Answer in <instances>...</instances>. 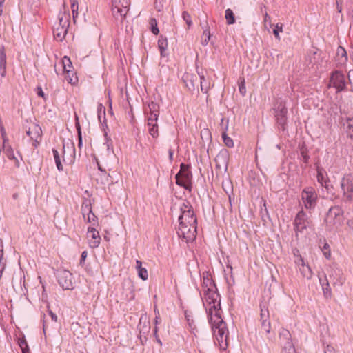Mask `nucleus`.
I'll use <instances>...</instances> for the list:
<instances>
[{"instance_id":"obj_1","label":"nucleus","mask_w":353,"mask_h":353,"mask_svg":"<svg viewBox=\"0 0 353 353\" xmlns=\"http://www.w3.org/2000/svg\"><path fill=\"white\" fill-rule=\"evenodd\" d=\"M181 215L176 232L180 239L188 243L196 238L197 219L189 202H183L181 207Z\"/></svg>"},{"instance_id":"obj_2","label":"nucleus","mask_w":353,"mask_h":353,"mask_svg":"<svg viewBox=\"0 0 353 353\" xmlns=\"http://www.w3.org/2000/svg\"><path fill=\"white\" fill-rule=\"evenodd\" d=\"M208 319L211 325L213 334L219 345L222 348H225V346H227L228 337V330L226 327V323L222 319L221 315L212 316Z\"/></svg>"},{"instance_id":"obj_3","label":"nucleus","mask_w":353,"mask_h":353,"mask_svg":"<svg viewBox=\"0 0 353 353\" xmlns=\"http://www.w3.org/2000/svg\"><path fill=\"white\" fill-rule=\"evenodd\" d=\"M203 302L206 307L208 318L215 315H221V298L217 292V288L205 290L203 292Z\"/></svg>"},{"instance_id":"obj_4","label":"nucleus","mask_w":353,"mask_h":353,"mask_svg":"<svg viewBox=\"0 0 353 353\" xmlns=\"http://www.w3.org/2000/svg\"><path fill=\"white\" fill-rule=\"evenodd\" d=\"M260 323L258 326L260 334L264 335L268 340H272L273 334L271 335V324L270 321V314L265 305H261Z\"/></svg>"},{"instance_id":"obj_5","label":"nucleus","mask_w":353,"mask_h":353,"mask_svg":"<svg viewBox=\"0 0 353 353\" xmlns=\"http://www.w3.org/2000/svg\"><path fill=\"white\" fill-rule=\"evenodd\" d=\"M340 187L343 194V199L345 202H353V175L345 174L341 179Z\"/></svg>"},{"instance_id":"obj_6","label":"nucleus","mask_w":353,"mask_h":353,"mask_svg":"<svg viewBox=\"0 0 353 353\" xmlns=\"http://www.w3.org/2000/svg\"><path fill=\"white\" fill-rule=\"evenodd\" d=\"M190 165L183 163L180 165V170L176 174V183L181 187H183L186 190L191 188V179L192 173L189 170Z\"/></svg>"},{"instance_id":"obj_7","label":"nucleus","mask_w":353,"mask_h":353,"mask_svg":"<svg viewBox=\"0 0 353 353\" xmlns=\"http://www.w3.org/2000/svg\"><path fill=\"white\" fill-rule=\"evenodd\" d=\"M312 223L311 212L307 213L303 210H301L294 219L296 232H303L304 230L311 226Z\"/></svg>"},{"instance_id":"obj_8","label":"nucleus","mask_w":353,"mask_h":353,"mask_svg":"<svg viewBox=\"0 0 353 353\" xmlns=\"http://www.w3.org/2000/svg\"><path fill=\"white\" fill-rule=\"evenodd\" d=\"M301 199L304 207L309 210L314 209L317 203V194L312 187H307L301 192Z\"/></svg>"},{"instance_id":"obj_9","label":"nucleus","mask_w":353,"mask_h":353,"mask_svg":"<svg viewBox=\"0 0 353 353\" xmlns=\"http://www.w3.org/2000/svg\"><path fill=\"white\" fill-rule=\"evenodd\" d=\"M56 277L59 285L63 290H72L73 277L72 273L66 270H58L56 272Z\"/></svg>"},{"instance_id":"obj_10","label":"nucleus","mask_w":353,"mask_h":353,"mask_svg":"<svg viewBox=\"0 0 353 353\" xmlns=\"http://www.w3.org/2000/svg\"><path fill=\"white\" fill-rule=\"evenodd\" d=\"M343 210L339 206H334L329 209L325 222L330 225H340L342 221Z\"/></svg>"},{"instance_id":"obj_11","label":"nucleus","mask_w":353,"mask_h":353,"mask_svg":"<svg viewBox=\"0 0 353 353\" xmlns=\"http://www.w3.org/2000/svg\"><path fill=\"white\" fill-rule=\"evenodd\" d=\"M281 344L283 346L281 353H296L295 348L291 340V334L288 330L283 329L279 332Z\"/></svg>"},{"instance_id":"obj_12","label":"nucleus","mask_w":353,"mask_h":353,"mask_svg":"<svg viewBox=\"0 0 353 353\" xmlns=\"http://www.w3.org/2000/svg\"><path fill=\"white\" fill-rule=\"evenodd\" d=\"M112 3L113 14L125 18L130 10V0H112Z\"/></svg>"},{"instance_id":"obj_13","label":"nucleus","mask_w":353,"mask_h":353,"mask_svg":"<svg viewBox=\"0 0 353 353\" xmlns=\"http://www.w3.org/2000/svg\"><path fill=\"white\" fill-rule=\"evenodd\" d=\"M329 87H333L336 92H341L345 89V78L343 73L339 71L332 72L330 79Z\"/></svg>"},{"instance_id":"obj_14","label":"nucleus","mask_w":353,"mask_h":353,"mask_svg":"<svg viewBox=\"0 0 353 353\" xmlns=\"http://www.w3.org/2000/svg\"><path fill=\"white\" fill-rule=\"evenodd\" d=\"M42 130L41 127L36 124L32 123L26 130V134L30 137V139L33 141V145L37 147L41 140Z\"/></svg>"},{"instance_id":"obj_15","label":"nucleus","mask_w":353,"mask_h":353,"mask_svg":"<svg viewBox=\"0 0 353 353\" xmlns=\"http://www.w3.org/2000/svg\"><path fill=\"white\" fill-rule=\"evenodd\" d=\"M328 280L333 286H341L344 282L342 271L338 268H332Z\"/></svg>"},{"instance_id":"obj_16","label":"nucleus","mask_w":353,"mask_h":353,"mask_svg":"<svg viewBox=\"0 0 353 353\" xmlns=\"http://www.w3.org/2000/svg\"><path fill=\"white\" fill-rule=\"evenodd\" d=\"M88 238L90 239V247L92 248H97L101 241V237L99 232L93 227H89L88 228Z\"/></svg>"},{"instance_id":"obj_17","label":"nucleus","mask_w":353,"mask_h":353,"mask_svg":"<svg viewBox=\"0 0 353 353\" xmlns=\"http://www.w3.org/2000/svg\"><path fill=\"white\" fill-rule=\"evenodd\" d=\"M150 329V322L148 319V316L146 314H143L140 319H139V323L137 325V330L139 331L140 333V339L142 341V334L144 336L145 334H148L149 332V330Z\"/></svg>"},{"instance_id":"obj_18","label":"nucleus","mask_w":353,"mask_h":353,"mask_svg":"<svg viewBox=\"0 0 353 353\" xmlns=\"http://www.w3.org/2000/svg\"><path fill=\"white\" fill-rule=\"evenodd\" d=\"M159 109V105L153 101L148 104V110H146V113L148 114V120L150 121V123L157 121Z\"/></svg>"},{"instance_id":"obj_19","label":"nucleus","mask_w":353,"mask_h":353,"mask_svg":"<svg viewBox=\"0 0 353 353\" xmlns=\"http://www.w3.org/2000/svg\"><path fill=\"white\" fill-rule=\"evenodd\" d=\"M183 82L185 86L190 91H194L196 88V83L197 82V77L194 74L185 73L183 76Z\"/></svg>"},{"instance_id":"obj_20","label":"nucleus","mask_w":353,"mask_h":353,"mask_svg":"<svg viewBox=\"0 0 353 353\" xmlns=\"http://www.w3.org/2000/svg\"><path fill=\"white\" fill-rule=\"evenodd\" d=\"M288 110L284 104L280 103L276 108V117L279 123L283 125L286 121V114Z\"/></svg>"},{"instance_id":"obj_21","label":"nucleus","mask_w":353,"mask_h":353,"mask_svg":"<svg viewBox=\"0 0 353 353\" xmlns=\"http://www.w3.org/2000/svg\"><path fill=\"white\" fill-rule=\"evenodd\" d=\"M320 284L322 287L323 292L324 296L326 299L330 298L332 296L331 288L330 286V282L326 275H324V278L323 279L321 276H319Z\"/></svg>"},{"instance_id":"obj_22","label":"nucleus","mask_w":353,"mask_h":353,"mask_svg":"<svg viewBox=\"0 0 353 353\" xmlns=\"http://www.w3.org/2000/svg\"><path fill=\"white\" fill-rule=\"evenodd\" d=\"M202 288L203 292L208 288H209V290L216 288L214 282L211 279L210 274L208 272H204L203 274Z\"/></svg>"},{"instance_id":"obj_23","label":"nucleus","mask_w":353,"mask_h":353,"mask_svg":"<svg viewBox=\"0 0 353 353\" xmlns=\"http://www.w3.org/2000/svg\"><path fill=\"white\" fill-rule=\"evenodd\" d=\"M135 268L137 272V275L140 279H141L143 281H146L148 279V272L146 267L143 266V263L141 261H136Z\"/></svg>"},{"instance_id":"obj_24","label":"nucleus","mask_w":353,"mask_h":353,"mask_svg":"<svg viewBox=\"0 0 353 353\" xmlns=\"http://www.w3.org/2000/svg\"><path fill=\"white\" fill-rule=\"evenodd\" d=\"M6 55L3 46H0V70L1 77H5L6 73Z\"/></svg>"},{"instance_id":"obj_25","label":"nucleus","mask_w":353,"mask_h":353,"mask_svg":"<svg viewBox=\"0 0 353 353\" xmlns=\"http://www.w3.org/2000/svg\"><path fill=\"white\" fill-rule=\"evenodd\" d=\"M68 32V30L63 29L61 27L57 26L53 30L54 37L57 41H62L65 38L66 34Z\"/></svg>"},{"instance_id":"obj_26","label":"nucleus","mask_w":353,"mask_h":353,"mask_svg":"<svg viewBox=\"0 0 353 353\" xmlns=\"http://www.w3.org/2000/svg\"><path fill=\"white\" fill-rule=\"evenodd\" d=\"M299 270L303 277L310 279L312 276V271L308 264H303L299 268Z\"/></svg>"},{"instance_id":"obj_27","label":"nucleus","mask_w":353,"mask_h":353,"mask_svg":"<svg viewBox=\"0 0 353 353\" xmlns=\"http://www.w3.org/2000/svg\"><path fill=\"white\" fill-rule=\"evenodd\" d=\"M69 19H70V14H67L65 12L62 13L59 17V23L57 26L61 27L63 29L68 30V28L69 27Z\"/></svg>"},{"instance_id":"obj_28","label":"nucleus","mask_w":353,"mask_h":353,"mask_svg":"<svg viewBox=\"0 0 353 353\" xmlns=\"http://www.w3.org/2000/svg\"><path fill=\"white\" fill-rule=\"evenodd\" d=\"M199 75L201 79V90L204 93H207L211 87V83L210 81L205 79L203 74Z\"/></svg>"},{"instance_id":"obj_29","label":"nucleus","mask_w":353,"mask_h":353,"mask_svg":"<svg viewBox=\"0 0 353 353\" xmlns=\"http://www.w3.org/2000/svg\"><path fill=\"white\" fill-rule=\"evenodd\" d=\"M92 207H91V202L88 199H85L83 201L82 205H81V213L83 216V219H86V214L91 212Z\"/></svg>"},{"instance_id":"obj_30","label":"nucleus","mask_w":353,"mask_h":353,"mask_svg":"<svg viewBox=\"0 0 353 353\" xmlns=\"http://www.w3.org/2000/svg\"><path fill=\"white\" fill-rule=\"evenodd\" d=\"M150 123V121L148 120V125L149 127V129H148L149 133L150 134L151 136H152V137L156 138L159 136L158 125L157 124V121L151 122V123Z\"/></svg>"},{"instance_id":"obj_31","label":"nucleus","mask_w":353,"mask_h":353,"mask_svg":"<svg viewBox=\"0 0 353 353\" xmlns=\"http://www.w3.org/2000/svg\"><path fill=\"white\" fill-rule=\"evenodd\" d=\"M225 18L226 19L227 24L228 25H232L235 23L234 14L230 8L225 10Z\"/></svg>"},{"instance_id":"obj_32","label":"nucleus","mask_w":353,"mask_h":353,"mask_svg":"<svg viewBox=\"0 0 353 353\" xmlns=\"http://www.w3.org/2000/svg\"><path fill=\"white\" fill-rule=\"evenodd\" d=\"M52 153L54 158L56 166L59 171H63V168L61 161V158L59 152L56 149H52Z\"/></svg>"},{"instance_id":"obj_33","label":"nucleus","mask_w":353,"mask_h":353,"mask_svg":"<svg viewBox=\"0 0 353 353\" xmlns=\"http://www.w3.org/2000/svg\"><path fill=\"white\" fill-rule=\"evenodd\" d=\"M158 46L161 52V54L163 55V52L167 49L168 41L165 37L161 36L158 40Z\"/></svg>"},{"instance_id":"obj_34","label":"nucleus","mask_w":353,"mask_h":353,"mask_svg":"<svg viewBox=\"0 0 353 353\" xmlns=\"http://www.w3.org/2000/svg\"><path fill=\"white\" fill-rule=\"evenodd\" d=\"M18 343L23 353H29L28 345L24 337L19 339Z\"/></svg>"},{"instance_id":"obj_35","label":"nucleus","mask_w":353,"mask_h":353,"mask_svg":"<svg viewBox=\"0 0 353 353\" xmlns=\"http://www.w3.org/2000/svg\"><path fill=\"white\" fill-rule=\"evenodd\" d=\"M222 187L223 190L227 194L229 195L230 193L232 192V184L229 179H226L222 182Z\"/></svg>"},{"instance_id":"obj_36","label":"nucleus","mask_w":353,"mask_h":353,"mask_svg":"<svg viewBox=\"0 0 353 353\" xmlns=\"http://www.w3.org/2000/svg\"><path fill=\"white\" fill-rule=\"evenodd\" d=\"M227 158H228V152L226 150L221 151L216 158V161H219V160H221L223 163L225 165V170L227 169Z\"/></svg>"},{"instance_id":"obj_37","label":"nucleus","mask_w":353,"mask_h":353,"mask_svg":"<svg viewBox=\"0 0 353 353\" xmlns=\"http://www.w3.org/2000/svg\"><path fill=\"white\" fill-rule=\"evenodd\" d=\"M222 138L225 145L228 148H232L234 146L233 140L228 136L225 132L222 133Z\"/></svg>"},{"instance_id":"obj_38","label":"nucleus","mask_w":353,"mask_h":353,"mask_svg":"<svg viewBox=\"0 0 353 353\" xmlns=\"http://www.w3.org/2000/svg\"><path fill=\"white\" fill-rule=\"evenodd\" d=\"M63 64L64 71L69 74L70 71V68L72 67V63L70 59L67 57H64L63 59Z\"/></svg>"},{"instance_id":"obj_39","label":"nucleus","mask_w":353,"mask_h":353,"mask_svg":"<svg viewBox=\"0 0 353 353\" xmlns=\"http://www.w3.org/2000/svg\"><path fill=\"white\" fill-rule=\"evenodd\" d=\"M298 253H299V250H296V252H294V256L296 257V259H294V262L296 264V265L298 266V268H299L301 265L305 264V263L304 261V259L302 258V256L301 255L298 254Z\"/></svg>"},{"instance_id":"obj_40","label":"nucleus","mask_w":353,"mask_h":353,"mask_svg":"<svg viewBox=\"0 0 353 353\" xmlns=\"http://www.w3.org/2000/svg\"><path fill=\"white\" fill-rule=\"evenodd\" d=\"M343 125L346 127L349 133H353V118H347Z\"/></svg>"},{"instance_id":"obj_41","label":"nucleus","mask_w":353,"mask_h":353,"mask_svg":"<svg viewBox=\"0 0 353 353\" xmlns=\"http://www.w3.org/2000/svg\"><path fill=\"white\" fill-rule=\"evenodd\" d=\"M282 31L283 25L281 23H277L273 30V34L278 40H280L279 32H281Z\"/></svg>"},{"instance_id":"obj_42","label":"nucleus","mask_w":353,"mask_h":353,"mask_svg":"<svg viewBox=\"0 0 353 353\" xmlns=\"http://www.w3.org/2000/svg\"><path fill=\"white\" fill-rule=\"evenodd\" d=\"M85 220H86L88 223H92L93 225H94L97 222V217L92 211L91 212L86 214V219Z\"/></svg>"},{"instance_id":"obj_43","label":"nucleus","mask_w":353,"mask_h":353,"mask_svg":"<svg viewBox=\"0 0 353 353\" xmlns=\"http://www.w3.org/2000/svg\"><path fill=\"white\" fill-rule=\"evenodd\" d=\"M151 31L154 34H158L159 32V28H157V21L154 19L150 20Z\"/></svg>"},{"instance_id":"obj_44","label":"nucleus","mask_w":353,"mask_h":353,"mask_svg":"<svg viewBox=\"0 0 353 353\" xmlns=\"http://www.w3.org/2000/svg\"><path fill=\"white\" fill-rule=\"evenodd\" d=\"M182 17L183 20L186 22L188 27L190 28L192 25V20L190 15L186 12L184 11L182 13Z\"/></svg>"},{"instance_id":"obj_45","label":"nucleus","mask_w":353,"mask_h":353,"mask_svg":"<svg viewBox=\"0 0 353 353\" xmlns=\"http://www.w3.org/2000/svg\"><path fill=\"white\" fill-rule=\"evenodd\" d=\"M337 54L344 58L345 61L347 60V52L344 48L339 46L337 49Z\"/></svg>"},{"instance_id":"obj_46","label":"nucleus","mask_w":353,"mask_h":353,"mask_svg":"<svg viewBox=\"0 0 353 353\" xmlns=\"http://www.w3.org/2000/svg\"><path fill=\"white\" fill-rule=\"evenodd\" d=\"M5 152L8 159H16V157L14 154V151H13L12 148H11L10 147L6 148Z\"/></svg>"},{"instance_id":"obj_47","label":"nucleus","mask_w":353,"mask_h":353,"mask_svg":"<svg viewBox=\"0 0 353 353\" xmlns=\"http://www.w3.org/2000/svg\"><path fill=\"white\" fill-rule=\"evenodd\" d=\"M71 8H72V15H73V20L75 22L76 19L78 16V5L76 4L75 3H73L72 4Z\"/></svg>"},{"instance_id":"obj_48","label":"nucleus","mask_w":353,"mask_h":353,"mask_svg":"<svg viewBox=\"0 0 353 353\" xmlns=\"http://www.w3.org/2000/svg\"><path fill=\"white\" fill-rule=\"evenodd\" d=\"M68 148L70 149L71 150V152H72V154L71 155V157L69 159V163H72L75 159V148H74V143H72L70 144V146L68 145Z\"/></svg>"},{"instance_id":"obj_49","label":"nucleus","mask_w":353,"mask_h":353,"mask_svg":"<svg viewBox=\"0 0 353 353\" xmlns=\"http://www.w3.org/2000/svg\"><path fill=\"white\" fill-rule=\"evenodd\" d=\"M97 112H98V118L99 120H101V112H103V114L105 115V108L103 106L102 104L99 103L97 107ZM103 122H105V119L104 118Z\"/></svg>"},{"instance_id":"obj_50","label":"nucleus","mask_w":353,"mask_h":353,"mask_svg":"<svg viewBox=\"0 0 353 353\" xmlns=\"http://www.w3.org/2000/svg\"><path fill=\"white\" fill-rule=\"evenodd\" d=\"M239 92L242 94V95H245L246 92V88L245 85V81L243 79L239 83Z\"/></svg>"},{"instance_id":"obj_51","label":"nucleus","mask_w":353,"mask_h":353,"mask_svg":"<svg viewBox=\"0 0 353 353\" xmlns=\"http://www.w3.org/2000/svg\"><path fill=\"white\" fill-rule=\"evenodd\" d=\"M324 353H336V352H335L334 348L332 345H327L324 347Z\"/></svg>"},{"instance_id":"obj_52","label":"nucleus","mask_w":353,"mask_h":353,"mask_svg":"<svg viewBox=\"0 0 353 353\" xmlns=\"http://www.w3.org/2000/svg\"><path fill=\"white\" fill-rule=\"evenodd\" d=\"M77 134H78V147L79 148H81L83 145L81 130L77 131Z\"/></svg>"},{"instance_id":"obj_53","label":"nucleus","mask_w":353,"mask_h":353,"mask_svg":"<svg viewBox=\"0 0 353 353\" xmlns=\"http://www.w3.org/2000/svg\"><path fill=\"white\" fill-rule=\"evenodd\" d=\"M74 118H75V127H76L77 131L81 130L80 123L79 121V117L77 113H74Z\"/></svg>"},{"instance_id":"obj_54","label":"nucleus","mask_w":353,"mask_h":353,"mask_svg":"<svg viewBox=\"0 0 353 353\" xmlns=\"http://www.w3.org/2000/svg\"><path fill=\"white\" fill-rule=\"evenodd\" d=\"M154 7H155V9L158 11V12H161L163 9V4L161 1H155L154 3Z\"/></svg>"},{"instance_id":"obj_55","label":"nucleus","mask_w":353,"mask_h":353,"mask_svg":"<svg viewBox=\"0 0 353 353\" xmlns=\"http://www.w3.org/2000/svg\"><path fill=\"white\" fill-rule=\"evenodd\" d=\"M317 180L319 183H321L322 185L323 183V182L325 181L324 180V176L323 174L321 173V171H318V174H317Z\"/></svg>"},{"instance_id":"obj_56","label":"nucleus","mask_w":353,"mask_h":353,"mask_svg":"<svg viewBox=\"0 0 353 353\" xmlns=\"http://www.w3.org/2000/svg\"><path fill=\"white\" fill-rule=\"evenodd\" d=\"M203 35L205 36V37H208V39H210L211 34L207 23L205 28L203 30Z\"/></svg>"},{"instance_id":"obj_57","label":"nucleus","mask_w":353,"mask_h":353,"mask_svg":"<svg viewBox=\"0 0 353 353\" xmlns=\"http://www.w3.org/2000/svg\"><path fill=\"white\" fill-rule=\"evenodd\" d=\"M66 79H67L68 82L71 84H74L77 81V77H75V78H74L73 77H70L69 75L68 77H66Z\"/></svg>"},{"instance_id":"obj_58","label":"nucleus","mask_w":353,"mask_h":353,"mask_svg":"<svg viewBox=\"0 0 353 353\" xmlns=\"http://www.w3.org/2000/svg\"><path fill=\"white\" fill-rule=\"evenodd\" d=\"M87 252L86 251H83L82 253H81V260H80V264H83V261L85 260L86 257H87Z\"/></svg>"},{"instance_id":"obj_59","label":"nucleus","mask_w":353,"mask_h":353,"mask_svg":"<svg viewBox=\"0 0 353 353\" xmlns=\"http://www.w3.org/2000/svg\"><path fill=\"white\" fill-rule=\"evenodd\" d=\"M301 156L303 157L304 162L307 163L308 159H309V156L303 150L301 151Z\"/></svg>"},{"instance_id":"obj_60","label":"nucleus","mask_w":353,"mask_h":353,"mask_svg":"<svg viewBox=\"0 0 353 353\" xmlns=\"http://www.w3.org/2000/svg\"><path fill=\"white\" fill-rule=\"evenodd\" d=\"M125 95H126V100H127V101L128 103V105L130 106V110L128 111V113L131 114L132 115V108L131 104H130V103L129 101V94H128V92H125Z\"/></svg>"},{"instance_id":"obj_61","label":"nucleus","mask_w":353,"mask_h":353,"mask_svg":"<svg viewBox=\"0 0 353 353\" xmlns=\"http://www.w3.org/2000/svg\"><path fill=\"white\" fill-rule=\"evenodd\" d=\"M110 176L107 174L106 172H105L104 174V181H103V183H110Z\"/></svg>"},{"instance_id":"obj_62","label":"nucleus","mask_w":353,"mask_h":353,"mask_svg":"<svg viewBox=\"0 0 353 353\" xmlns=\"http://www.w3.org/2000/svg\"><path fill=\"white\" fill-rule=\"evenodd\" d=\"M185 318H186V319H187V321H188V323H189L190 327H192V329H194V328L192 327L193 321H192V320H191L190 316L189 315L186 314V315H185Z\"/></svg>"},{"instance_id":"obj_63","label":"nucleus","mask_w":353,"mask_h":353,"mask_svg":"<svg viewBox=\"0 0 353 353\" xmlns=\"http://www.w3.org/2000/svg\"><path fill=\"white\" fill-rule=\"evenodd\" d=\"M49 314L50 315L52 321H54L55 322L57 321V315L55 314H54L51 310H49Z\"/></svg>"},{"instance_id":"obj_64","label":"nucleus","mask_w":353,"mask_h":353,"mask_svg":"<svg viewBox=\"0 0 353 353\" xmlns=\"http://www.w3.org/2000/svg\"><path fill=\"white\" fill-rule=\"evenodd\" d=\"M37 94L39 97H41L44 98V93H43L41 88H37Z\"/></svg>"}]
</instances>
